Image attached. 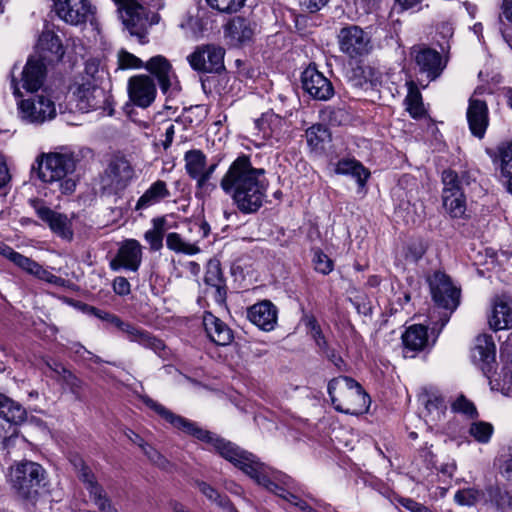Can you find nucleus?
I'll use <instances>...</instances> for the list:
<instances>
[{
    "label": "nucleus",
    "instance_id": "obj_1",
    "mask_svg": "<svg viewBox=\"0 0 512 512\" xmlns=\"http://www.w3.org/2000/svg\"><path fill=\"white\" fill-rule=\"evenodd\" d=\"M140 398L147 407L155 411L175 428L182 430L200 441L211 444L223 458L241 469L258 485L287 502L289 507H294L301 511L309 510V512H316L319 509H328L329 505L323 500L312 496H307L306 499L301 498L295 493L298 488L294 479L282 472H273L270 475L268 468L252 453L241 449L236 444L215 433L199 427L195 422L174 414L147 395L141 396Z\"/></svg>",
    "mask_w": 512,
    "mask_h": 512
},
{
    "label": "nucleus",
    "instance_id": "obj_2",
    "mask_svg": "<svg viewBox=\"0 0 512 512\" xmlns=\"http://www.w3.org/2000/svg\"><path fill=\"white\" fill-rule=\"evenodd\" d=\"M265 171L255 168L247 155L238 156L220 180L221 189L244 214L257 212L266 197Z\"/></svg>",
    "mask_w": 512,
    "mask_h": 512
},
{
    "label": "nucleus",
    "instance_id": "obj_3",
    "mask_svg": "<svg viewBox=\"0 0 512 512\" xmlns=\"http://www.w3.org/2000/svg\"><path fill=\"white\" fill-rule=\"evenodd\" d=\"M76 168L72 153H42L32 166V173L44 183L55 185L62 194H71L76 182L71 177Z\"/></svg>",
    "mask_w": 512,
    "mask_h": 512
},
{
    "label": "nucleus",
    "instance_id": "obj_4",
    "mask_svg": "<svg viewBox=\"0 0 512 512\" xmlns=\"http://www.w3.org/2000/svg\"><path fill=\"white\" fill-rule=\"evenodd\" d=\"M331 403L338 412L361 415L368 411L371 399L363 387L353 378L339 376L328 383Z\"/></svg>",
    "mask_w": 512,
    "mask_h": 512
},
{
    "label": "nucleus",
    "instance_id": "obj_5",
    "mask_svg": "<svg viewBox=\"0 0 512 512\" xmlns=\"http://www.w3.org/2000/svg\"><path fill=\"white\" fill-rule=\"evenodd\" d=\"M441 180L443 184L441 196L445 211L452 218H465L467 210L465 187L469 186L474 179L467 171L458 173L452 169H446L442 172Z\"/></svg>",
    "mask_w": 512,
    "mask_h": 512
},
{
    "label": "nucleus",
    "instance_id": "obj_6",
    "mask_svg": "<svg viewBox=\"0 0 512 512\" xmlns=\"http://www.w3.org/2000/svg\"><path fill=\"white\" fill-rule=\"evenodd\" d=\"M10 481L20 497L32 500L47 484L46 471L36 462L25 461L11 469Z\"/></svg>",
    "mask_w": 512,
    "mask_h": 512
},
{
    "label": "nucleus",
    "instance_id": "obj_7",
    "mask_svg": "<svg viewBox=\"0 0 512 512\" xmlns=\"http://www.w3.org/2000/svg\"><path fill=\"white\" fill-rule=\"evenodd\" d=\"M432 299L437 307L442 308L445 312L440 316L441 330L450 320L451 314L460 304V288L456 287L451 278L441 272L436 271L428 278Z\"/></svg>",
    "mask_w": 512,
    "mask_h": 512
},
{
    "label": "nucleus",
    "instance_id": "obj_8",
    "mask_svg": "<svg viewBox=\"0 0 512 512\" xmlns=\"http://www.w3.org/2000/svg\"><path fill=\"white\" fill-rule=\"evenodd\" d=\"M108 322L121 331L130 342L137 343L145 349L152 350L163 360H167L171 357V350L166 346L164 341L149 331L125 322L115 314H111Z\"/></svg>",
    "mask_w": 512,
    "mask_h": 512
},
{
    "label": "nucleus",
    "instance_id": "obj_9",
    "mask_svg": "<svg viewBox=\"0 0 512 512\" xmlns=\"http://www.w3.org/2000/svg\"><path fill=\"white\" fill-rule=\"evenodd\" d=\"M74 95L77 107L83 112L102 110L109 116H112L114 113L111 94L97 83H90V80L79 83L74 91Z\"/></svg>",
    "mask_w": 512,
    "mask_h": 512
},
{
    "label": "nucleus",
    "instance_id": "obj_10",
    "mask_svg": "<svg viewBox=\"0 0 512 512\" xmlns=\"http://www.w3.org/2000/svg\"><path fill=\"white\" fill-rule=\"evenodd\" d=\"M123 24L131 36L142 44L147 42L148 30L160 21V16L138 3H128L122 14Z\"/></svg>",
    "mask_w": 512,
    "mask_h": 512
},
{
    "label": "nucleus",
    "instance_id": "obj_11",
    "mask_svg": "<svg viewBox=\"0 0 512 512\" xmlns=\"http://www.w3.org/2000/svg\"><path fill=\"white\" fill-rule=\"evenodd\" d=\"M17 65H14L10 73V85L15 97H21V87L29 92H34L40 89L46 77V65L40 57L28 58L25 66L20 72L21 80L18 81L16 77Z\"/></svg>",
    "mask_w": 512,
    "mask_h": 512
},
{
    "label": "nucleus",
    "instance_id": "obj_12",
    "mask_svg": "<svg viewBox=\"0 0 512 512\" xmlns=\"http://www.w3.org/2000/svg\"><path fill=\"white\" fill-rule=\"evenodd\" d=\"M20 118L27 123L41 124L56 116L55 103L44 94L30 95L18 102Z\"/></svg>",
    "mask_w": 512,
    "mask_h": 512
},
{
    "label": "nucleus",
    "instance_id": "obj_13",
    "mask_svg": "<svg viewBox=\"0 0 512 512\" xmlns=\"http://www.w3.org/2000/svg\"><path fill=\"white\" fill-rule=\"evenodd\" d=\"M225 50L215 44H203L187 56L191 68L200 73H220L224 68Z\"/></svg>",
    "mask_w": 512,
    "mask_h": 512
},
{
    "label": "nucleus",
    "instance_id": "obj_14",
    "mask_svg": "<svg viewBox=\"0 0 512 512\" xmlns=\"http://www.w3.org/2000/svg\"><path fill=\"white\" fill-rule=\"evenodd\" d=\"M341 52L350 58L367 55L371 49V39L368 34L357 25L343 27L338 34Z\"/></svg>",
    "mask_w": 512,
    "mask_h": 512
},
{
    "label": "nucleus",
    "instance_id": "obj_15",
    "mask_svg": "<svg viewBox=\"0 0 512 512\" xmlns=\"http://www.w3.org/2000/svg\"><path fill=\"white\" fill-rule=\"evenodd\" d=\"M72 464L77 473V477L84 484L85 489L88 491L96 507L102 512L110 510L112 508L111 501L103 487L98 483L92 470L81 458H75L72 460Z\"/></svg>",
    "mask_w": 512,
    "mask_h": 512
},
{
    "label": "nucleus",
    "instance_id": "obj_16",
    "mask_svg": "<svg viewBox=\"0 0 512 512\" xmlns=\"http://www.w3.org/2000/svg\"><path fill=\"white\" fill-rule=\"evenodd\" d=\"M30 205L33 207L38 218L46 223L53 233L62 239L72 240V222L67 215L52 210L39 199H31Z\"/></svg>",
    "mask_w": 512,
    "mask_h": 512
},
{
    "label": "nucleus",
    "instance_id": "obj_17",
    "mask_svg": "<svg viewBox=\"0 0 512 512\" xmlns=\"http://www.w3.org/2000/svg\"><path fill=\"white\" fill-rule=\"evenodd\" d=\"M143 257V248L139 241L135 239H126L121 242L115 257L110 261L109 266L112 271L125 269L131 272H137L141 266Z\"/></svg>",
    "mask_w": 512,
    "mask_h": 512
},
{
    "label": "nucleus",
    "instance_id": "obj_18",
    "mask_svg": "<svg viewBox=\"0 0 512 512\" xmlns=\"http://www.w3.org/2000/svg\"><path fill=\"white\" fill-rule=\"evenodd\" d=\"M411 54L414 57L420 74L425 75L428 81H434L440 77L446 68V61L441 54L429 47H414Z\"/></svg>",
    "mask_w": 512,
    "mask_h": 512
},
{
    "label": "nucleus",
    "instance_id": "obj_19",
    "mask_svg": "<svg viewBox=\"0 0 512 512\" xmlns=\"http://www.w3.org/2000/svg\"><path fill=\"white\" fill-rule=\"evenodd\" d=\"M57 16L70 25L86 23L92 14V6L88 0H53Z\"/></svg>",
    "mask_w": 512,
    "mask_h": 512
},
{
    "label": "nucleus",
    "instance_id": "obj_20",
    "mask_svg": "<svg viewBox=\"0 0 512 512\" xmlns=\"http://www.w3.org/2000/svg\"><path fill=\"white\" fill-rule=\"evenodd\" d=\"M301 80L303 89L316 100L326 101L334 95L331 81L315 67L306 68Z\"/></svg>",
    "mask_w": 512,
    "mask_h": 512
},
{
    "label": "nucleus",
    "instance_id": "obj_21",
    "mask_svg": "<svg viewBox=\"0 0 512 512\" xmlns=\"http://www.w3.org/2000/svg\"><path fill=\"white\" fill-rule=\"evenodd\" d=\"M156 93V85L147 75L133 76L128 81L129 98L138 107H149L154 102Z\"/></svg>",
    "mask_w": 512,
    "mask_h": 512
},
{
    "label": "nucleus",
    "instance_id": "obj_22",
    "mask_svg": "<svg viewBox=\"0 0 512 512\" xmlns=\"http://www.w3.org/2000/svg\"><path fill=\"white\" fill-rule=\"evenodd\" d=\"M45 365L50 371L49 376L59 384L69 389L76 400H82L84 382L69 370L63 363L55 359H48Z\"/></svg>",
    "mask_w": 512,
    "mask_h": 512
},
{
    "label": "nucleus",
    "instance_id": "obj_23",
    "mask_svg": "<svg viewBox=\"0 0 512 512\" xmlns=\"http://www.w3.org/2000/svg\"><path fill=\"white\" fill-rule=\"evenodd\" d=\"M134 168L125 157H114L105 170V181L112 189H125L134 177Z\"/></svg>",
    "mask_w": 512,
    "mask_h": 512
},
{
    "label": "nucleus",
    "instance_id": "obj_24",
    "mask_svg": "<svg viewBox=\"0 0 512 512\" xmlns=\"http://www.w3.org/2000/svg\"><path fill=\"white\" fill-rule=\"evenodd\" d=\"M467 122L473 136L482 139L489 125V110L484 100L470 97L466 112Z\"/></svg>",
    "mask_w": 512,
    "mask_h": 512
},
{
    "label": "nucleus",
    "instance_id": "obj_25",
    "mask_svg": "<svg viewBox=\"0 0 512 512\" xmlns=\"http://www.w3.org/2000/svg\"><path fill=\"white\" fill-rule=\"evenodd\" d=\"M278 310L270 300L255 303L247 310V318L251 323L264 331H271L277 323Z\"/></svg>",
    "mask_w": 512,
    "mask_h": 512
},
{
    "label": "nucleus",
    "instance_id": "obj_26",
    "mask_svg": "<svg viewBox=\"0 0 512 512\" xmlns=\"http://www.w3.org/2000/svg\"><path fill=\"white\" fill-rule=\"evenodd\" d=\"M254 124L264 139L274 138L279 141L288 130L287 120L272 111L263 113Z\"/></svg>",
    "mask_w": 512,
    "mask_h": 512
},
{
    "label": "nucleus",
    "instance_id": "obj_27",
    "mask_svg": "<svg viewBox=\"0 0 512 512\" xmlns=\"http://www.w3.org/2000/svg\"><path fill=\"white\" fill-rule=\"evenodd\" d=\"M203 326L209 339L217 345L226 346L234 338L232 329L210 312L204 313Z\"/></svg>",
    "mask_w": 512,
    "mask_h": 512
},
{
    "label": "nucleus",
    "instance_id": "obj_28",
    "mask_svg": "<svg viewBox=\"0 0 512 512\" xmlns=\"http://www.w3.org/2000/svg\"><path fill=\"white\" fill-rule=\"evenodd\" d=\"M206 160L207 156L200 149H191L184 154L185 171L196 182V196L201 194L202 176Z\"/></svg>",
    "mask_w": 512,
    "mask_h": 512
},
{
    "label": "nucleus",
    "instance_id": "obj_29",
    "mask_svg": "<svg viewBox=\"0 0 512 512\" xmlns=\"http://www.w3.org/2000/svg\"><path fill=\"white\" fill-rule=\"evenodd\" d=\"M475 362L481 363L484 373L491 370L490 364L495 361L496 345L491 335L483 334L476 338V344L472 351Z\"/></svg>",
    "mask_w": 512,
    "mask_h": 512
},
{
    "label": "nucleus",
    "instance_id": "obj_30",
    "mask_svg": "<svg viewBox=\"0 0 512 512\" xmlns=\"http://www.w3.org/2000/svg\"><path fill=\"white\" fill-rule=\"evenodd\" d=\"M488 323L494 331L512 328V304L503 298L497 297L494 300Z\"/></svg>",
    "mask_w": 512,
    "mask_h": 512
},
{
    "label": "nucleus",
    "instance_id": "obj_31",
    "mask_svg": "<svg viewBox=\"0 0 512 512\" xmlns=\"http://www.w3.org/2000/svg\"><path fill=\"white\" fill-rule=\"evenodd\" d=\"M144 67L157 78L162 92L167 93L171 86V77L173 75L170 62L164 56L156 55L151 57Z\"/></svg>",
    "mask_w": 512,
    "mask_h": 512
},
{
    "label": "nucleus",
    "instance_id": "obj_32",
    "mask_svg": "<svg viewBox=\"0 0 512 512\" xmlns=\"http://www.w3.org/2000/svg\"><path fill=\"white\" fill-rule=\"evenodd\" d=\"M335 173L351 176L356 180L360 189L366 186L370 177V171L360 161L350 158L340 159L335 165Z\"/></svg>",
    "mask_w": 512,
    "mask_h": 512
},
{
    "label": "nucleus",
    "instance_id": "obj_33",
    "mask_svg": "<svg viewBox=\"0 0 512 512\" xmlns=\"http://www.w3.org/2000/svg\"><path fill=\"white\" fill-rule=\"evenodd\" d=\"M405 353H416L423 350L428 343L427 327L421 324L409 326L402 335Z\"/></svg>",
    "mask_w": 512,
    "mask_h": 512
},
{
    "label": "nucleus",
    "instance_id": "obj_34",
    "mask_svg": "<svg viewBox=\"0 0 512 512\" xmlns=\"http://www.w3.org/2000/svg\"><path fill=\"white\" fill-rule=\"evenodd\" d=\"M0 419L10 426L12 424L19 425L26 419V410L18 402L0 394Z\"/></svg>",
    "mask_w": 512,
    "mask_h": 512
},
{
    "label": "nucleus",
    "instance_id": "obj_35",
    "mask_svg": "<svg viewBox=\"0 0 512 512\" xmlns=\"http://www.w3.org/2000/svg\"><path fill=\"white\" fill-rule=\"evenodd\" d=\"M169 196L170 192L167 188L166 182L163 180H157L152 183V185L138 199L135 209H146Z\"/></svg>",
    "mask_w": 512,
    "mask_h": 512
},
{
    "label": "nucleus",
    "instance_id": "obj_36",
    "mask_svg": "<svg viewBox=\"0 0 512 512\" xmlns=\"http://www.w3.org/2000/svg\"><path fill=\"white\" fill-rule=\"evenodd\" d=\"M420 400L431 421H441L446 413L447 404L442 395L437 392H425L421 395Z\"/></svg>",
    "mask_w": 512,
    "mask_h": 512
},
{
    "label": "nucleus",
    "instance_id": "obj_37",
    "mask_svg": "<svg viewBox=\"0 0 512 512\" xmlns=\"http://www.w3.org/2000/svg\"><path fill=\"white\" fill-rule=\"evenodd\" d=\"M225 33L232 40L244 43L252 38L253 29L249 20L243 17H235L225 26Z\"/></svg>",
    "mask_w": 512,
    "mask_h": 512
},
{
    "label": "nucleus",
    "instance_id": "obj_38",
    "mask_svg": "<svg viewBox=\"0 0 512 512\" xmlns=\"http://www.w3.org/2000/svg\"><path fill=\"white\" fill-rule=\"evenodd\" d=\"M500 171L506 190L512 195V142L499 149Z\"/></svg>",
    "mask_w": 512,
    "mask_h": 512
},
{
    "label": "nucleus",
    "instance_id": "obj_39",
    "mask_svg": "<svg viewBox=\"0 0 512 512\" xmlns=\"http://www.w3.org/2000/svg\"><path fill=\"white\" fill-rule=\"evenodd\" d=\"M455 501L462 506L471 507L480 502H490L487 488L485 491H481L475 488H467L459 490L454 496Z\"/></svg>",
    "mask_w": 512,
    "mask_h": 512
},
{
    "label": "nucleus",
    "instance_id": "obj_40",
    "mask_svg": "<svg viewBox=\"0 0 512 512\" xmlns=\"http://www.w3.org/2000/svg\"><path fill=\"white\" fill-rule=\"evenodd\" d=\"M164 237V219H154L153 228L147 230L144 234V239L150 245V249L158 251L163 246Z\"/></svg>",
    "mask_w": 512,
    "mask_h": 512
},
{
    "label": "nucleus",
    "instance_id": "obj_41",
    "mask_svg": "<svg viewBox=\"0 0 512 512\" xmlns=\"http://www.w3.org/2000/svg\"><path fill=\"white\" fill-rule=\"evenodd\" d=\"M490 502L498 509H508L512 512V493L502 490L499 486L490 485L487 487Z\"/></svg>",
    "mask_w": 512,
    "mask_h": 512
},
{
    "label": "nucleus",
    "instance_id": "obj_42",
    "mask_svg": "<svg viewBox=\"0 0 512 512\" xmlns=\"http://www.w3.org/2000/svg\"><path fill=\"white\" fill-rule=\"evenodd\" d=\"M305 134L308 145L314 150L323 148L324 142L330 137L328 129L322 124L312 125Z\"/></svg>",
    "mask_w": 512,
    "mask_h": 512
},
{
    "label": "nucleus",
    "instance_id": "obj_43",
    "mask_svg": "<svg viewBox=\"0 0 512 512\" xmlns=\"http://www.w3.org/2000/svg\"><path fill=\"white\" fill-rule=\"evenodd\" d=\"M37 46L41 51H47L56 56H62L63 54L60 38L51 31L42 32Z\"/></svg>",
    "mask_w": 512,
    "mask_h": 512
},
{
    "label": "nucleus",
    "instance_id": "obj_44",
    "mask_svg": "<svg viewBox=\"0 0 512 512\" xmlns=\"http://www.w3.org/2000/svg\"><path fill=\"white\" fill-rule=\"evenodd\" d=\"M105 74L106 72L101 66L100 60L96 58H90L85 62L81 82L90 80V83H97L98 85H101Z\"/></svg>",
    "mask_w": 512,
    "mask_h": 512
},
{
    "label": "nucleus",
    "instance_id": "obj_45",
    "mask_svg": "<svg viewBox=\"0 0 512 512\" xmlns=\"http://www.w3.org/2000/svg\"><path fill=\"white\" fill-rule=\"evenodd\" d=\"M493 432V425L485 421L472 422L468 430L469 435L481 444H487L490 441Z\"/></svg>",
    "mask_w": 512,
    "mask_h": 512
},
{
    "label": "nucleus",
    "instance_id": "obj_46",
    "mask_svg": "<svg viewBox=\"0 0 512 512\" xmlns=\"http://www.w3.org/2000/svg\"><path fill=\"white\" fill-rule=\"evenodd\" d=\"M304 324L310 334V336L315 341L316 346L319 351L323 348H327L328 342L322 332V329L314 315H305L303 318Z\"/></svg>",
    "mask_w": 512,
    "mask_h": 512
},
{
    "label": "nucleus",
    "instance_id": "obj_47",
    "mask_svg": "<svg viewBox=\"0 0 512 512\" xmlns=\"http://www.w3.org/2000/svg\"><path fill=\"white\" fill-rule=\"evenodd\" d=\"M199 491L211 502L217 504L219 508L224 510H231L230 501L225 495H220L213 487L208 483L200 481L196 483Z\"/></svg>",
    "mask_w": 512,
    "mask_h": 512
},
{
    "label": "nucleus",
    "instance_id": "obj_48",
    "mask_svg": "<svg viewBox=\"0 0 512 512\" xmlns=\"http://www.w3.org/2000/svg\"><path fill=\"white\" fill-rule=\"evenodd\" d=\"M407 104V111L413 118H420L424 115V107L420 92L411 83L409 93L405 99Z\"/></svg>",
    "mask_w": 512,
    "mask_h": 512
},
{
    "label": "nucleus",
    "instance_id": "obj_49",
    "mask_svg": "<svg viewBox=\"0 0 512 512\" xmlns=\"http://www.w3.org/2000/svg\"><path fill=\"white\" fill-rule=\"evenodd\" d=\"M166 245L170 250L186 254H195L199 251V248L195 244L184 242L181 236L175 232L167 235Z\"/></svg>",
    "mask_w": 512,
    "mask_h": 512
},
{
    "label": "nucleus",
    "instance_id": "obj_50",
    "mask_svg": "<svg viewBox=\"0 0 512 512\" xmlns=\"http://www.w3.org/2000/svg\"><path fill=\"white\" fill-rule=\"evenodd\" d=\"M207 5L220 13L232 14L238 12L246 0H205Z\"/></svg>",
    "mask_w": 512,
    "mask_h": 512
},
{
    "label": "nucleus",
    "instance_id": "obj_51",
    "mask_svg": "<svg viewBox=\"0 0 512 512\" xmlns=\"http://www.w3.org/2000/svg\"><path fill=\"white\" fill-rule=\"evenodd\" d=\"M312 262L314 269L323 275H327L333 270V261L320 249L313 250Z\"/></svg>",
    "mask_w": 512,
    "mask_h": 512
},
{
    "label": "nucleus",
    "instance_id": "obj_52",
    "mask_svg": "<svg viewBox=\"0 0 512 512\" xmlns=\"http://www.w3.org/2000/svg\"><path fill=\"white\" fill-rule=\"evenodd\" d=\"M204 282L209 287L225 283L220 265L217 262H209L205 272Z\"/></svg>",
    "mask_w": 512,
    "mask_h": 512
},
{
    "label": "nucleus",
    "instance_id": "obj_53",
    "mask_svg": "<svg viewBox=\"0 0 512 512\" xmlns=\"http://www.w3.org/2000/svg\"><path fill=\"white\" fill-rule=\"evenodd\" d=\"M452 410L457 413H462L472 419L478 417V412L475 405L463 395L459 396L453 402Z\"/></svg>",
    "mask_w": 512,
    "mask_h": 512
},
{
    "label": "nucleus",
    "instance_id": "obj_54",
    "mask_svg": "<svg viewBox=\"0 0 512 512\" xmlns=\"http://www.w3.org/2000/svg\"><path fill=\"white\" fill-rule=\"evenodd\" d=\"M218 167V162L210 163L209 165L207 162L205 163L204 173L202 176V186H201V194L200 195H207L210 194L212 191L216 189V185L212 183L210 180L216 171Z\"/></svg>",
    "mask_w": 512,
    "mask_h": 512
},
{
    "label": "nucleus",
    "instance_id": "obj_55",
    "mask_svg": "<svg viewBox=\"0 0 512 512\" xmlns=\"http://www.w3.org/2000/svg\"><path fill=\"white\" fill-rule=\"evenodd\" d=\"M33 276L38 278L39 280L45 281L49 284H53L56 286H63L65 282L63 278L54 275L52 272L45 269L40 264H38L36 269L34 270Z\"/></svg>",
    "mask_w": 512,
    "mask_h": 512
},
{
    "label": "nucleus",
    "instance_id": "obj_56",
    "mask_svg": "<svg viewBox=\"0 0 512 512\" xmlns=\"http://www.w3.org/2000/svg\"><path fill=\"white\" fill-rule=\"evenodd\" d=\"M118 62L119 67L121 69H130V68H141L143 67V62L140 58L135 55L127 52L120 51L118 54Z\"/></svg>",
    "mask_w": 512,
    "mask_h": 512
},
{
    "label": "nucleus",
    "instance_id": "obj_57",
    "mask_svg": "<svg viewBox=\"0 0 512 512\" xmlns=\"http://www.w3.org/2000/svg\"><path fill=\"white\" fill-rule=\"evenodd\" d=\"M11 262L30 275L34 274V270L39 264L33 259L20 254L19 252L15 253L13 258L11 259Z\"/></svg>",
    "mask_w": 512,
    "mask_h": 512
},
{
    "label": "nucleus",
    "instance_id": "obj_58",
    "mask_svg": "<svg viewBox=\"0 0 512 512\" xmlns=\"http://www.w3.org/2000/svg\"><path fill=\"white\" fill-rule=\"evenodd\" d=\"M320 352L325 355L339 370H345L346 364L343 358L336 353L335 349L327 345V348H323Z\"/></svg>",
    "mask_w": 512,
    "mask_h": 512
},
{
    "label": "nucleus",
    "instance_id": "obj_59",
    "mask_svg": "<svg viewBox=\"0 0 512 512\" xmlns=\"http://www.w3.org/2000/svg\"><path fill=\"white\" fill-rule=\"evenodd\" d=\"M113 290L117 295L125 296L131 292V286L125 277L118 276L113 280Z\"/></svg>",
    "mask_w": 512,
    "mask_h": 512
},
{
    "label": "nucleus",
    "instance_id": "obj_60",
    "mask_svg": "<svg viewBox=\"0 0 512 512\" xmlns=\"http://www.w3.org/2000/svg\"><path fill=\"white\" fill-rule=\"evenodd\" d=\"M209 288V293L212 294L214 301L219 305H223L226 302L227 296L226 284L223 283Z\"/></svg>",
    "mask_w": 512,
    "mask_h": 512
},
{
    "label": "nucleus",
    "instance_id": "obj_61",
    "mask_svg": "<svg viewBox=\"0 0 512 512\" xmlns=\"http://www.w3.org/2000/svg\"><path fill=\"white\" fill-rule=\"evenodd\" d=\"M139 447L142 448L143 452L148 456V458L152 462L160 465L164 461V459L161 456V454L158 451H156L149 444H147V443H139Z\"/></svg>",
    "mask_w": 512,
    "mask_h": 512
},
{
    "label": "nucleus",
    "instance_id": "obj_62",
    "mask_svg": "<svg viewBox=\"0 0 512 512\" xmlns=\"http://www.w3.org/2000/svg\"><path fill=\"white\" fill-rule=\"evenodd\" d=\"M501 474L506 480L512 481V445L509 447L507 459L501 465Z\"/></svg>",
    "mask_w": 512,
    "mask_h": 512
},
{
    "label": "nucleus",
    "instance_id": "obj_63",
    "mask_svg": "<svg viewBox=\"0 0 512 512\" xmlns=\"http://www.w3.org/2000/svg\"><path fill=\"white\" fill-rule=\"evenodd\" d=\"M10 180V174L4 156L0 153V189L6 186Z\"/></svg>",
    "mask_w": 512,
    "mask_h": 512
},
{
    "label": "nucleus",
    "instance_id": "obj_64",
    "mask_svg": "<svg viewBox=\"0 0 512 512\" xmlns=\"http://www.w3.org/2000/svg\"><path fill=\"white\" fill-rule=\"evenodd\" d=\"M400 505L410 512H422L421 506L410 498H400L398 500Z\"/></svg>",
    "mask_w": 512,
    "mask_h": 512
}]
</instances>
